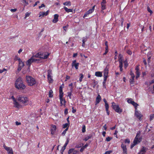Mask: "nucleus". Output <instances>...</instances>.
Instances as JSON below:
<instances>
[{"mask_svg": "<svg viewBox=\"0 0 154 154\" xmlns=\"http://www.w3.org/2000/svg\"><path fill=\"white\" fill-rule=\"evenodd\" d=\"M17 9H11V11L12 12H14L17 11Z\"/></svg>", "mask_w": 154, "mask_h": 154, "instance_id": "bf43d9fd", "label": "nucleus"}, {"mask_svg": "<svg viewBox=\"0 0 154 154\" xmlns=\"http://www.w3.org/2000/svg\"><path fill=\"white\" fill-rule=\"evenodd\" d=\"M26 79L28 85L29 86H33L36 83L35 79L30 76H26Z\"/></svg>", "mask_w": 154, "mask_h": 154, "instance_id": "7ed1b4c3", "label": "nucleus"}, {"mask_svg": "<svg viewBox=\"0 0 154 154\" xmlns=\"http://www.w3.org/2000/svg\"><path fill=\"white\" fill-rule=\"evenodd\" d=\"M72 85H73V84H72V83H71L69 85V87L71 86V89H70V90H71V92H72V90H73V88L72 87Z\"/></svg>", "mask_w": 154, "mask_h": 154, "instance_id": "c03bdc74", "label": "nucleus"}, {"mask_svg": "<svg viewBox=\"0 0 154 154\" xmlns=\"http://www.w3.org/2000/svg\"><path fill=\"white\" fill-rule=\"evenodd\" d=\"M72 93L71 92H68L67 96L69 97L70 99L71 98Z\"/></svg>", "mask_w": 154, "mask_h": 154, "instance_id": "de8ad7c7", "label": "nucleus"}, {"mask_svg": "<svg viewBox=\"0 0 154 154\" xmlns=\"http://www.w3.org/2000/svg\"><path fill=\"white\" fill-rule=\"evenodd\" d=\"M14 60H18V61L21 60L17 56H16L14 58Z\"/></svg>", "mask_w": 154, "mask_h": 154, "instance_id": "e433bc0d", "label": "nucleus"}, {"mask_svg": "<svg viewBox=\"0 0 154 154\" xmlns=\"http://www.w3.org/2000/svg\"><path fill=\"white\" fill-rule=\"evenodd\" d=\"M104 82H103L105 83L106 82V81L107 79V78L108 77V76H104Z\"/></svg>", "mask_w": 154, "mask_h": 154, "instance_id": "e2e57ef3", "label": "nucleus"}, {"mask_svg": "<svg viewBox=\"0 0 154 154\" xmlns=\"http://www.w3.org/2000/svg\"><path fill=\"white\" fill-rule=\"evenodd\" d=\"M15 123H16V125H20L21 124V123L20 122H18L17 121H16L15 122Z\"/></svg>", "mask_w": 154, "mask_h": 154, "instance_id": "5fc2aeb1", "label": "nucleus"}, {"mask_svg": "<svg viewBox=\"0 0 154 154\" xmlns=\"http://www.w3.org/2000/svg\"><path fill=\"white\" fill-rule=\"evenodd\" d=\"M79 151L76 150H74L72 154H78Z\"/></svg>", "mask_w": 154, "mask_h": 154, "instance_id": "3c124183", "label": "nucleus"}, {"mask_svg": "<svg viewBox=\"0 0 154 154\" xmlns=\"http://www.w3.org/2000/svg\"><path fill=\"white\" fill-rule=\"evenodd\" d=\"M121 147L122 149L123 152V154H127V149L126 148V146L123 143H122L121 144Z\"/></svg>", "mask_w": 154, "mask_h": 154, "instance_id": "4468645a", "label": "nucleus"}, {"mask_svg": "<svg viewBox=\"0 0 154 154\" xmlns=\"http://www.w3.org/2000/svg\"><path fill=\"white\" fill-rule=\"evenodd\" d=\"M146 151L145 150V148L143 147V148L138 153V154H143Z\"/></svg>", "mask_w": 154, "mask_h": 154, "instance_id": "cd10ccee", "label": "nucleus"}, {"mask_svg": "<svg viewBox=\"0 0 154 154\" xmlns=\"http://www.w3.org/2000/svg\"><path fill=\"white\" fill-rule=\"evenodd\" d=\"M105 106L106 108V109H109V106L108 104L107 103H105Z\"/></svg>", "mask_w": 154, "mask_h": 154, "instance_id": "49530a36", "label": "nucleus"}, {"mask_svg": "<svg viewBox=\"0 0 154 154\" xmlns=\"http://www.w3.org/2000/svg\"><path fill=\"white\" fill-rule=\"evenodd\" d=\"M65 149L62 148L60 150V152L62 154H63V152Z\"/></svg>", "mask_w": 154, "mask_h": 154, "instance_id": "69168bd1", "label": "nucleus"}, {"mask_svg": "<svg viewBox=\"0 0 154 154\" xmlns=\"http://www.w3.org/2000/svg\"><path fill=\"white\" fill-rule=\"evenodd\" d=\"M135 140L133 141V144H132L131 146V148H132L134 146L136 145V143H135Z\"/></svg>", "mask_w": 154, "mask_h": 154, "instance_id": "ea45409f", "label": "nucleus"}, {"mask_svg": "<svg viewBox=\"0 0 154 154\" xmlns=\"http://www.w3.org/2000/svg\"><path fill=\"white\" fill-rule=\"evenodd\" d=\"M52 70L51 69L48 70L47 75L48 80L49 82L51 83H52L53 81V80L52 78Z\"/></svg>", "mask_w": 154, "mask_h": 154, "instance_id": "423d86ee", "label": "nucleus"}, {"mask_svg": "<svg viewBox=\"0 0 154 154\" xmlns=\"http://www.w3.org/2000/svg\"><path fill=\"white\" fill-rule=\"evenodd\" d=\"M68 26V25H67V26H63V29H64V30L65 31H66V30Z\"/></svg>", "mask_w": 154, "mask_h": 154, "instance_id": "603ef678", "label": "nucleus"}, {"mask_svg": "<svg viewBox=\"0 0 154 154\" xmlns=\"http://www.w3.org/2000/svg\"><path fill=\"white\" fill-rule=\"evenodd\" d=\"M63 8L66 11L67 13H69V12H72L73 11V9L68 8L65 6H64Z\"/></svg>", "mask_w": 154, "mask_h": 154, "instance_id": "b1692460", "label": "nucleus"}, {"mask_svg": "<svg viewBox=\"0 0 154 154\" xmlns=\"http://www.w3.org/2000/svg\"><path fill=\"white\" fill-rule=\"evenodd\" d=\"M95 75L97 77H101L102 76V73L100 72H97L95 73Z\"/></svg>", "mask_w": 154, "mask_h": 154, "instance_id": "393cba45", "label": "nucleus"}, {"mask_svg": "<svg viewBox=\"0 0 154 154\" xmlns=\"http://www.w3.org/2000/svg\"><path fill=\"white\" fill-rule=\"evenodd\" d=\"M70 124V123H66L64 124H63V128H69Z\"/></svg>", "mask_w": 154, "mask_h": 154, "instance_id": "c756f323", "label": "nucleus"}, {"mask_svg": "<svg viewBox=\"0 0 154 154\" xmlns=\"http://www.w3.org/2000/svg\"><path fill=\"white\" fill-rule=\"evenodd\" d=\"M154 119V114L150 115V121Z\"/></svg>", "mask_w": 154, "mask_h": 154, "instance_id": "4c0bfd02", "label": "nucleus"}, {"mask_svg": "<svg viewBox=\"0 0 154 154\" xmlns=\"http://www.w3.org/2000/svg\"><path fill=\"white\" fill-rule=\"evenodd\" d=\"M50 54L48 52L42 53V55L41 57V59H46L48 58Z\"/></svg>", "mask_w": 154, "mask_h": 154, "instance_id": "f8f14e48", "label": "nucleus"}, {"mask_svg": "<svg viewBox=\"0 0 154 154\" xmlns=\"http://www.w3.org/2000/svg\"><path fill=\"white\" fill-rule=\"evenodd\" d=\"M79 63H77L75 60H73L72 63V67L74 66L76 69H78V66L79 65Z\"/></svg>", "mask_w": 154, "mask_h": 154, "instance_id": "ddd939ff", "label": "nucleus"}, {"mask_svg": "<svg viewBox=\"0 0 154 154\" xmlns=\"http://www.w3.org/2000/svg\"><path fill=\"white\" fill-rule=\"evenodd\" d=\"M53 91L52 90H50L49 91V97H53Z\"/></svg>", "mask_w": 154, "mask_h": 154, "instance_id": "473e14b6", "label": "nucleus"}, {"mask_svg": "<svg viewBox=\"0 0 154 154\" xmlns=\"http://www.w3.org/2000/svg\"><path fill=\"white\" fill-rule=\"evenodd\" d=\"M87 41V39L85 37H83L82 39V42H85Z\"/></svg>", "mask_w": 154, "mask_h": 154, "instance_id": "4d7b16f0", "label": "nucleus"}, {"mask_svg": "<svg viewBox=\"0 0 154 154\" xmlns=\"http://www.w3.org/2000/svg\"><path fill=\"white\" fill-rule=\"evenodd\" d=\"M106 3L101 2V4L102 10H103L106 9Z\"/></svg>", "mask_w": 154, "mask_h": 154, "instance_id": "bb28decb", "label": "nucleus"}, {"mask_svg": "<svg viewBox=\"0 0 154 154\" xmlns=\"http://www.w3.org/2000/svg\"><path fill=\"white\" fill-rule=\"evenodd\" d=\"M18 62V68L17 69V70L19 72L21 70L22 68L24 66V64L23 63L22 61L21 60Z\"/></svg>", "mask_w": 154, "mask_h": 154, "instance_id": "1a4fd4ad", "label": "nucleus"}, {"mask_svg": "<svg viewBox=\"0 0 154 154\" xmlns=\"http://www.w3.org/2000/svg\"><path fill=\"white\" fill-rule=\"evenodd\" d=\"M68 110L67 109H65L64 111V113L65 115H67L68 113Z\"/></svg>", "mask_w": 154, "mask_h": 154, "instance_id": "864d4df0", "label": "nucleus"}, {"mask_svg": "<svg viewBox=\"0 0 154 154\" xmlns=\"http://www.w3.org/2000/svg\"><path fill=\"white\" fill-rule=\"evenodd\" d=\"M56 129V127L55 125H51V134L52 135H53L55 134Z\"/></svg>", "mask_w": 154, "mask_h": 154, "instance_id": "6e6552de", "label": "nucleus"}, {"mask_svg": "<svg viewBox=\"0 0 154 154\" xmlns=\"http://www.w3.org/2000/svg\"><path fill=\"white\" fill-rule=\"evenodd\" d=\"M93 9H89L88 11L84 14V17H86L87 16L92 13L93 12Z\"/></svg>", "mask_w": 154, "mask_h": 154, "instance_id": "412c9836", "label": "nucleus"}, {"mask_svg": "<svg viewBox=\"0 0 154 154\" xmlns=\"http://www.w3.org/2000/svg\"><path fill=\"white\" fill-rule=\"evenodd\" d=\"M101 100V97L99 94H98L97 97L96 98V105L99 103L100 101Z\"/></svg>", "mask_w": 154, "mask_h": 154, "instance_id": "4be33fe9", "label": "nucleus"}, {"mask_svg": "<svg viewBox=\"0 0 154 154\" xmlns=\"http://www.w3.org/2000/svg\"><path fill=\"white\" fill-rule=\"evenodd\" d=\"M112 138L110 137H108L106 138V140L107 142L109 141L111 139H112Z\"/></svg>", "mask_w": 154, "mask_h": 154, "instance_id": "58836bf2", "label": "nucleus"}, {"mask_svg": "<svg viewBox=\"0 0 154 154\" xmlns=\"http://www.w3.org/2000/svg\"><path fill=\"white\" fill-rule=\"evenodd\" d=\"M105 49H106L105 52L103 54L104 55H106L108 51V48H106Z\"/></svg>", "mask_w": 154, "mask_h": 154, "instance_id": "09e8293b", "label": "nucleus"}, {"mask_svg": "<svg viewBox=\"0 0 154 154\" xmlns=\"http://www.w3.org/2000/svg\"><path fill=\"white\" fill-rule=\"evenodd\" d=\"M85 126L84 125L82 126V132L83 133L85 132Z\"/></svg>", "mask_w": 154, "mask_h": 154, "instance_id": "a19ab883", "label": "nucleus"}, {"mask_svg": "<svg viewBox=\"0 0 154 154\" xmlns=\"http://www.w3.org/2000/svg\"><path fill=\"white\" fill-rule=\"evenodd\" d=\"M135 115L139 119H140L141 117L143 116L140 112L138 111L137 110H135Z\"/></svg>", "mask_w": 154, "mask_h": 154, "instance_id": "2eb2a0df", "label": "nucleus"}, {"mask_svg": "<svg viewBox=\"0 0 154 154\" xmlns=\"http://www.w3.org/2000/svg\"><path fill=\"white\" fill-rule=\"evenodd\" d=\"M127 53L129 55H131L132 54V52L130 50H128L127 51Z\"/></svg>", "mask_w": 154, "mask_h": 154, "instance_id": "8fccbe9b", "label": "nucleus"}, {"mask_svg": "<svg viewBox=\"0 0 154 154\" xmlns=\"http://www.w3.org/2000/svg\"><path fill=\"white\" fill-rule=\"evenodd\" d=\"M63 96H62L61 97L60 96H59V98L60 100V103L61 104V106H62V105L65 106L66 103V101L64 99H63Z\"/></svg>", "mask_w": 154, "mask_h": 154, "instance_id": "a211bd4d", "label": "nucleus"}, {"mask_svg": "<svg viewBox=\"0 0 154 154\" xmlns=\"http://www.w3.org/2000/svg\"><path fill=\"white\" fill-rule=\"evenodd\" d=\"M132 104L135 107V110H137V107L138 104L134 101L133 102V103H132Z\"/></svg>", "mask_w": 154, "mask_h": 154, "instance_id": "7c9ffc66", "label": "nucleus"}, {"mask_svg": "<svg viewBox=\"0 0 154 154\" xmlns=\"http://www.w3.org/2000/svg\"><path fill=\"white\" fill-rule=\"evenodd\" d=\"M88 146V144H86L85 145H84V146H83V147L84 148V149H85V148L87 147Z\"/></svg>", "mask_w": 154, "mask_h": 154, "instance_id": "774afa93", "label": "nucleus"}, {"mask_svg": "<svg viewBox=\"0 0 154 154\" xmlns=\"http://www.w3.org/2000/svg\"><path fill=\"white\" fill-rule=\"evenodd\" d=\"M119 67L120 68H122L123 66V63L122 62H119Z\"/></svg>", "mask_w": 154, "mask_h": 154, "instance_id": "052dcab7", "label": "nucleus"}, {"mask_svg": "<svg viewBox=\"0 0 154 154\" xmlns=\"http://www.w3.org/2000/svg\"><path fill=\"white\" fill-rule=\"evenodd\" d=\"M4 148L7 150L8 154H13V152L12 149L11 148L6 146L4 145Z\"/></svg>", "mask_w": 154, "mask_h": 154, "instance_id": "0eeeda50", "label": "nucleus"}, {"mask_svg": "<svg viewBox=\"0 0 154 154\" xmlns=\"http://www.w3.org/2000/svg\"><path fill=\"white\" fill-rule=\"evenodd\" d=\"M64 5L70 6L71 5V3L70 1L66 2L63 3Z\"/></svg>", "mask_w": 154, "mask_h": 154, "instance_id": "2f4dec72", "label": "nucleus"}, {"mask_svg": "<svg viewBox=\"0 0 154 154\" xmlns=\"http://www.w3.org/2000/svg\"><path fill=\"white\" fill-rule=\"evenodd\" d=\"M80 76V78H79V81L80 82H81L82 81V79L83 78V75L81 73L79 75Z\"/></svg>", "mask_w": 154, "mask_h": 154, "instance_id": "f704fd0d", "label": "nucleus"}, {"mask_svg": "<svg viewBox=\"0 0 154 154\" xmlns=\"http://www.w3.org/2000/svg\"><path fill=\"white\" fill-rule=\"evenodd\" d=\"M42 55V53L41 52H39L38 53L36 54L35 55L33 56L32 57H33V58H34L35 59L38 60V63L40 60V59H38V58H41V57Z\"/></svg>", "mask_w": 154, "mask_h": 154, "instance_id": "9d476101", "label": "nucleus"}, {"mask_svg": "<svg viewBox=\"0 0 154 154\" xmlns=\"http://www.w3.org/2000/svg\"><path fill=\"white\" fill-rule=\"evenodd\" d=\"M49 13L48 11H47L46 12H40L39 13V17H43L44 16H47L48 15Z\"/></svg>", "mask_w": 154, "mask_h": 154, "instance_id": "dca6fc26", "label": "nucleus"}, {"mask_svg": "<svg viewBox=\"0 0 154 154\" xmlns=\"http://www.w3.org/2000/svg\"><path fill=\"white\" fill-rule=\"evenodd\" d=\"M59 96H60L61 97L63 96V92L62 88L61 86L59 88Z\"/></svg>", "mask_w": 154, "mask_h": 154, "instance_id": "a878e982", "label": "nucleus"}, {"mask_svg": "<svg viewBox=\"0 0 154 154\" xmlns=\"http://www.w3.org/2000/svg\"><path fill=\"white\" fill-rule=\"evenodd\" d=\"M29 15H30L29 13L28 12H27L25 14V18H26L27 17L29 16Z\"/></svg>", "mask_w": 154, "mask_h": 154, "instance_id": "13d9d810", "label": "nucleus"}, {"mask_svg": "<svg viewBox=\"0 0 154 154\" xmlns=\"http://www.w3.org/2000/svg\"><path fill=\"white\" fill-rule=\"evenodd\" d=\"M40 2L39 1H37L36 2L35 4L33 6L34 7H35V6H36L37 4L38 3H39Z\"/></svg>", "mask_w": 154, "mask_h": 154, "instance_id": "0e129e2a", "label": "nucleus"}, {"mask_svg": "<svg viewBox=\"0 0 154 154\" xmlns=\"http://www.w3.org/2000/svg\"><path fill=\"white\" fill-rule=\"evenodd\" d=\"M13 99L14 100V103L15 105V106L17 108H20L22 107L21 105L18 102H17L16 100H15L14 97H13Z\"/></svg>", "mask_w": 154, "mask_h": 154, "instance_id": "f3484780", "label": "nucleus"}, {"mask_svg": "<svg viewBox=\"0 0 154 154\" xmlns=\"http://www.w3.org/2000/svg\"><path fill=\"white\" fill-rule=\"evenodd\" d=\"M104 76H108V69L106 67L104 70Z\"/></svg>", "mask_w": 154, "mask_h": 154, "instance_id": "5701e85b", "label": "nucleus"}, {"mask_svg": "<svg viewBox=\"0 0 154 154\" xmlns=\"http://www.w3.org/2000/svg\"><path fill=\"white\" fill-rule=\"evenodd\" d=\"M15 87L18 89H24L26 88L25 85L23 83V82L20 78H18L15 82Z\"/></svg>", "mask_w": 154, "mask_h": 154, "instance_id": "f257e3e1", "label": "nucleus"}, {"mask_svg": "<svg viewBox=\"0 0 154 154\" xmlns=\"http://www.w3.org/2000/svg\"><path fill=\"white\" fill-rule=\"evenodd\" d=\"M74 151V149L72 148L69 149V150L68 151V153L69 154H70L72 152H73V151Z\"/></svg>", "mask_w": 154, "mask_h": 154, "instance_id": "37998d69", "label": "nucleus"}, {"mask_svg": "<svg viewBox=\"0 0 154 154\" xmlns=\"http://www.w3.org/2000/svg\"><path fill=\"white\" fill-rule=\"evenodd\" d=\"M45 7V5H44V4H42L40 6H39V8H42L43 7Z\"/></svg>", "mask_w": 154, "mask_h": 154, "instance_id": "680f3d73", "label": "nucleus"}, {"mask_svg": "<svg viewBox=\"0 0 154 154\" xmlns=\"http://www.w3.org/2000/svg\"><path fill=\"white\" fill-rule=\"evenodd\" d=\"M140 134L137 133L134 140V141L135 140V143H136V144L139 143L141 141V140L140 138Z\"/></svg>", "mask_w": 154, "mask_h": 154, "instance_id": "9b49d317", "label": "nucleus"}, {"mask_svg": "<svg viewBox=\"0 0 154 154\" xmlns=\"http://www.w3.org/2000/svg\"><path fill=\"white\" fill-rule=\"evenodd\" d=\"M111 151H108L106 152L105 153V154H110L111 152Z\"/></svg>", "mask_w": 154, "mask_h": 154, "instance_id": "6e6d98bb", "label": "nucleus"}, {"mask_svg": "<svg viewBox=\"0 0 154 154\" xmlns=\"http://www.w3.org/2000/svg\"><path fill=\"white\" fill-rule=\"evenodd\" d=\"M17 100L20 103L26 106L28 104L29 101L28 98L26 97L23 95H19L17 97Z\"/></svg>", "mask_w": 154, "mask_h": 154, "instance_id": "f03ea898", "label": "nucleus"}, {"mask_svg": "<svg viewBox=\"0 0 154 154\" xmlns=\"http://www.w3.org/2000/svg\"><path fill=\"white\" fill-rule=\"evenodd\" d=\"M147 11H148L149 12L150 14H152V11L149 8V7H147Z\"/></svg>", "mask_w": 154, "mask_h": 154, "instance_id": "a18cd8bd", "label": "nucleus"}, {"mask_svg": "<svg viewBox=\"0 0 154 154\" xmlns=\"http://www.w3.org/2000/svg\"><path fill=\"white\" fill-rule=\"evenodd\" d=\"M143 62L145 65H146L147 63L145 59H143Z\"/></svg>", "mask_w": 154, "mask_h": 154, "instance_id": "338daca9", "label": "nucleus"}, {"mask_svg": "<svg viewBox=\"0 0 154 154\" xmlns=\"http://www.w3.org/2000/svg\"><path fill=\"white\" fill-rule=\"evenodd\" d=\"M33 57H31L26 62V65L28 66V69L31 65V63L33 62L38 63V60L33 58Z\"/></svg>", "mask_w": 154, "mask_h": 154, "instance_id": "39448f33", "label": "nucleus"}, {"mask_svg": "<svg viewBox=\"0 0 154 154\" xmlns=\"http://www.w3.org/2000/svg\"><path fill=\"white\" fill-rule=\"evenodd\" d=\"M130 74L132 78H133V80H134V78L135 77V75L134 74V73L132 71H131L130 73Z\"/></svg>", "mask_w": 154, "mask_h": 154, "instance_id": "72a5a7b5", "label": "nucleus"}, {"mask_svg": "<svg viewBox=\"0 0 154 154\" xmlns=\"http://www.w3.org/2000/svg\"><path fill=\"white\" fill-rule=\"evenodd\" d=\"M112 107L116 112L119 113H121L122 112V109H120L118 105H116L114 102L112 103Z\"/></svg>", "mask_w": 154, "mask_h": 154, "instance_id": "20e7f679", "label": "nucleus"}, {"mask_svg": "<svg viewBox=\"0 0 154 154\" xmlns=\"http://www.w3.org/2000/svg\"><path fill=\"white\" fill-rule=\"evenodd\" d=\"M125 143H127L129 144L130 143V141L129 139H125Z\"/></svg>", "mask_w": 154, "mask_h": 154, "instance_id": "79ce46f5", "label": "nucleus"}, {"mask_svg": "<svg viewBox=\"0 0 154 154\" xmlns=\"http://www.w3.org/2000/svg\"><path fill=\"white\" fill-rule=\"evenodd\" d=\"M59 15L58 14H55L54 15V19L52 20L53 23H56L58 20Z\"/></svg>", "mask_w": 154, "mask_h": 154, "instance_id": "aec40b11", "label": "nucleus"}, {"mask_svg": "<svg viewBox=\"0 0 154 154\" xmlns=\"http://www.w3.org/2000/svg\"><path fill=\"white\" fill-rule=\"evenodd\" d=\"M135 70H136V78L137 79L139 77L140 75V72H139V69L138 66H136L135 68Z\"/></svg>", "mask_w": 154, "mask_h": 154, "instance_id": "6ab92c4d", "label": "nucleus"}, {"mask_svg": "<svg viewBox=\"0 0 154 154\" xmlns=\"http://www.w3.org/2000/svg\"><path fill=\"white\" fill-rule=\"evenodd\" d=\"M119 62H122L123 61V57L121 54H119Z\"/></svg>", "mask_w": 154, "mask_h": 154, "instance_id": "c85d7f7f", "label": "nucleus"}, {"mask_svg": "<svg viewBox=\"0 0 154 154\" xmlns=\"http://www.w3.org/2000/svg\"><path fill=\"white\" fill-rule=\"evenodd\" d=\"M127 102L128 103L132 104V103H133V102H134V101L132 100V99L130 98L128 100Z\"/></svg>", "mask_w": 154, "mask_h": 154, "instance_id": "c9c22d12", "label": "nucleus"}]
</instances>
